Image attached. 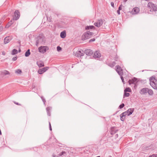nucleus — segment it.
<instances>
[{"mask_svg": "<svg viewBox=\"0 0 157 157\" xmlns=\"http://www.w3.org/2000/svg\"><path fill=\"white\" fill-rule=\"evenodd\" d=\"M148 8L152 14H155L157 11V6L152 2H149L147 4Z\"/></svg>", "mask_w": 157, "mask_h": 157, "instance_id": "f257e3e1", "label": "nucleus"}, {"mask_svg": "<svg viewBox=\"0 0 157 157\" xmlns=\"http://www.w3.org/2000/svg\"><path fill=\"white\" fill-rule=\"evenodd\" d=\"M150 85L154 89L157 90V80L154 77H151L149 79Z\"/></svg>", "mask_w": 157, "mask_h": 157, "instance_id": "f03ea898", "label": "nucleus"}, {"mask_svg": "<svg viewBox=\"0 0 157 157\" xmlns=\"http://www.w3.org/2000/svg\"><path fill=\"white\" fill-rule=\"evenodd\" d=\"M45 42V40L44 37L42 35H40L37 37L36 45L37 46H38L39 44H43Z\"/></svg>", "mask_w": 157, "mask_h": 157, "instance_id": "7ed1b4c3", "label": "nucleus"}, {"mask_svg": "<svg viewBox=\"0 0 157 157\" xmlns=\"http://www.w3.org/2000/svg\"><path fill=\"white\" fill-rule=\"evenodd\" d=\"M94 35V33L89 31H87L82 36V40H85L90 38Z\"/></svg>", "mask_w": 157, "mask_h": 157, "instance_id": "20e7f679", "label": "nucleus"}, {"mask_svg": "<svg viewBox=\"0 0 157 157\" xmlns=\"http://www.w3.org/2000/svg\"><path fill=\"white\" fill-rule=\"evenodd\" d=\"M67 155V152L65 150H62L59 152H57L53 155V157H59L60 156H66Z\"/></svg>", "mask_w": 157, "mask_h": 157, "instance_id": "39448f33", "label": "nucleus"}, {"mask_svg": "<svg viewBox=\"0 0 157 157\" xmlns=\"http://www.w3.org/2000/svg\"><path fill=\"white\" fill-rule=\"evenodd\" d=\"M49 50V48L47 46H41L38 48L39 52L41 53H44Z\"/></svg>", "mask_w": 157, "mask_h": 157, "instance_id": "423d86ee", "label": "nucleus"}, {"mask_svg": "<svg viewBox=\"0 0 157 157\" xmlns=\"http://www.w3.org/2000/svg\"><path fill=\"white\" fill-rule=\"evenodd\" d=\"M104 21L105 20L104 19H99L96 22H95L94 25L97 27H99L103 25Z\"/></svg>", "mask_w": 157, "mask_h": 157, "instance_id": "0eeeda50", "label": "nucleus"}, {"mask_svg": "<svg viewBox=\"0 0 157 157\" xmlns=\"http://www.w3.org/2000/svg\"><path fill=\"white\" fill-rule=\"evenodd\" d=\"M84 53L83 51L79 50L75 53V56L78 57L80 58L81 56H83Z\"/></svg>", "mask_w": 157, "mask_h": 157, "instance_id": "6e6552de", "label": "nucleus"}, {"mask_svg": "<svg viewBox=\"0 0 157 157\" xmlns=\"http://www.w3.org/2000/svg\"><path fill=\"white\" fill-rule=\"evenodd\" d=\"M116 71L120 75H123V73L122 71V69L119 66H116Z\"/></svg>", "mask_w": 157, "mask_h": 157, "instance_id": "1a4fd4ad", "label": "nucleus"}, {"mask_svg": "<svg viewBox=\"0 0 157 157\" xmlns=\"http://www.w3.org/2000/svg\"><path fill=\"white\" fill-rule=\"evenodd\" d=\"M20 16V12L17 10H16L14 13V16L13 17V19L15 21L18 20Z\"/></svg>", "mask_w": 157, "mask_h": 157, "instance_id": "9d476101", "label": "nucleus"}, {"mask_svg": "<svg viewBox=\"0 0 157 157\" xmlns=\"http://www.w3.org/2000/svg\"><path fill=\"white\" fill-rule=\"evenodd\" d=\"M48 68V67H46L39 69L38 71V72L40 74H42L46 71Z\"/></svg>", "mask_w": 157, "mask_h": 157, "instance_id": "9b49d317", "label": "nucleus"}, {"mask_svg": "<svg viewBox=\"0 0 157 157\" xmlns=\"http://www.w3.org/2000/svg\"><path fill=\"white\" fill-rule=\"evenodd\" d=\"M139 11V8L137 7H135L132 9L131 13L132 14L135 15L137 14Z\"/></svg>", "mask_w": 157, "mask_h": 157, "instance_id": "f8f14e48", "label": "nucleus"}, {"mask_svg": "<svg viewBox=\"0 0 157 157\" xmlns=\"http://www.w3.org/2000/svg\"><path fill=\"white\" fill-rule=\"evenodd\" d=\"M94 58H99L101 56V54L99 51H96L94 53L93 56Z\"/></svg>", "mask_w": 157, "mask_h": 157, "instance_id": "ddd939ff", "label": "nucleus"}, {"mask_svg": "<svg viewBox=\"0 0 157 157\" xmlns=\"http://www.w3.org/2000/svg\"><path fill=\"white\" fill-rule=\"evenodd\" d=\"M137 79L136 78H134L130 79L128 80V83L130 85L132 84H136L137 82Z\"/></svg>", "mask_w": 157, "mask_h": 157, "instance_id": "4468645a", "label": "nucleus"}, {"mask_svg": "<svg viewBox=\"0 0 157 157\" xmlns=\"http://www.w3.org/2000/svg\"><path fill=\"white\" fill-rule=\"evenodd\" d=\"M12 39V36H9L6 37L4 39V43L6 44L10 42Z\"/></svg>", "mask_w": 157, "mask_h": 157, "instance_id": "2eb2a0df", "label": "nucleus"}, {"mask_svg": "<svg viewBox=\"0 0 157 157\" xmlns=\"http://www.w3.org/2000/svg\"><path fill=\"white\" fill-rule=\"evenodd\" d=\"M85 53L86 55L90 56L93 54V52L92 50L90 49H86L85 50Z\"/></svg>", "mask_w": 157, "mask_h": 157, "instance_id": "dca6fc26", "label": "nucleus"}, {"mask_svg": "<svg viewBox=\"0 0 157 157\" xmlns=\"http://www.w3.org/2000/svg\"><path fill=\"white\" fill-rule=\"evenodd\" d=\"M96 146L90 145L89 146V148L90 149V151H93L94 152L96 153L98 150L96 148Z\"/></svg>", "mask_w": 157, "mask_h": 157, "instance_id": "f3484780", "label": "nucleus"}, {"mask_svg": "<svg viewBox=\"0 0 157 157\" xmlns=\"http://www.w3.org/2000/svg\"><path fill=\"white\" fill-rule=\"evenodd\" d=\"M118 131V130L115 127H113L111 128L110 133L111 135H113L115 134Z\"/></svg>", "mask_w": 157, "mask_h": 157, "instance_id": "a211bd4d", "label": "nucleus"}, {"mask_svg": "<svg viewBox=\"0 0 157 157\" xmlns=\"http://www.w3.org/2000/svg\"><path fill=\"white\" fill-rule=\"evenodd\" d=\"M36 64L39 67H41L44 66V62L42 61H39L36 62Z\"/></svg>", "mask_w": 157, "mask_h": 157, "instance_id": "6ab92c4d", "label": "nucleus"}, {"mask_svg": "<svg viewBox=\"0 0 157 157\" xmlns=\"http://www.w3.org/2000/svg\"><path fill=\"white\" fill-rule=\"evenodd\" d=\"M134 111V109L133 108H130L128 109L127 111L126 112H127V115L128 116H129L132 114V113Z\"/></svg>", "mask_w": 157, "mask_h": 157, "instance_id": "aec40b11", "label": "nucleus"}, {"mask_svg": "<svg viewBox=\"0 0 157 157\" xmlns=\"http://www.w3.org/2000/svg\"><path fill=\"white\" fill-rule=\"evenodd\" d=\"M52 109V107H48L47 108H46V110L47 111V115L48 116H51L50 112L51 111Z\"/></svg>", "mask_w": 157, "mask_h": 157, "instance_id": "412c9836", "label": "nucleus"}, {"mask_svg": "<svg viewBox=\"0 0 157 157\" xmlns=\"http://www.w3.org/2000/svg\"><path fill=\"white\" fill-rule=\"evenodd\" d=\"M52 109V107H48L47 108H46V110L47 111V115L48 116H51L50 112L51 111Z\"/></svg>", "mask_w": 157, "mask_h": 157, "instance_id": "4be33fe9", "label": "nucleus"}, {"mask_svg": "<svg viewBox=\"0 0 157 157\" xmlns=\"http://www.w3.org/2000/svg\"><path fill=\"white\" fill-rule=\"evenodd\" d=\"M148 88H145L142 89L141 90L140 93L142 94H145L147 93Z\"/></svg>", "mask_w": 157, "mask_h": 157, "instance_id": "5701e85b", "label": "nucleus"}, {"mask_svg": "<svg viewBox=\"0 0 157 157\" xmlns=\"http://www.w3.org/2000/svg\"><path fill=\"white\" fill-rule=\"evenodd\" d=\"M66 36V32L65 31H63L60 34V37L63 39L65 38Z\"/></svg>", "mask_w": 157, "mask_h": 157, "instance_id": "b1692460", "label": "nucleus"}, {"mask_svg": "<svg viewBox=\"0 0 157 157\" xmlns=\"http://www.w3.org/2000/svg\"><path fill=\"white\" fill-rule=\"evenodd\" d=\"M13 19H12L9 21L8 23L6 25L5 27L6 28H8L10 26H11L13 23L14 21Z\"/></svg>", "mask_w": 157, "mask_h": 157, "instance_id": "393cba45", "label": "nucleus"}, {"mask_svg": "<svg viewBox=\"0 0 157 157\" xmlns=\"http://www.w3.org/2000/svg\"><path fill=\"white\" fill-rule=\"evenodd\" d=\"M95 28V27L93 25L86 26L85 27V29L86 30L90 29H93Z\"/></svg>", "mask_w": 157, "mask_h": 157, "instance_id": "a878e982", "label": "nucleus"}, {"mask_svg": "<svg viewBox=\"0 0 157 157\" xmlns=\"http://www.w3.org/2000/svg\"><path fill=\"white\" fill-rule=\"evenodd\" d=\"M1 73L2 75H9L10 74L9 72L8 71L5 70L2 71Z\"/></svg>", "mask_w": 157, "mask_h": 157, "instance_id": "bb28decb", "label": "nucleus"}, {"mask_svg": "<svg viewBox=\"0 0 157 157\" xmlns=\"http://www.w3.org/2000/svg\"><path fill=\"white\" fill-rule=\"evenodd\" d=\"M30 54V49H28L27 51L25 52V56L26 57L29 56Z\"/></svg>", "mask_w": 157, "mask_h": 157, "instance_id": "cd10ccee", "label": "nucleus"}, {"mask_svg": "<svg viewBox=\"0 0 157 157\" xmlns=\"http://www.w3.org/2000/svg\"><path fill=\"white\" fill-rule=\"evenodd\" d=\"M147 93L150 95H152L153 94V92L152 90L148 88Z\"/></svg>", "mask_w": 157, "mask_h": 157, "instance_id": "c85d7f7f", "label": "nucleus"}, {"mask_svg": "<svg viewBox=\"0 0 157 157\" xmlns=\"http://www.w3.org/2000/svg\"><path fill=\"white\" fill-rule=\"evenodd\" d=\"M132 91L131 89L129 87H127L124 90V92H131Z\"/></svg>", "mask_w": 157, "mask_h": 157, "instance_id": "c756f323", "label": "nucleus"}, {"mask_svg": "<svg viewBox=\"0 0 157 157\" xmlns=\"http://www.w3.org/2000/svg\"><path fill=\"white\" fill-rule=\"evenodd\" d=\"M115 62H113L111 63H109L108 65L111 67H113L115 65Z\"/></svg>", "mask_w": 157, "mask_h": 157, "instance_id": "7c9ffc66", "label": "nucleus"}, {"mask_svg": "<svg viewBox=\"0 0 157 157\" xmlns=\"http://www.w3.org/2000/svg\"><path fill=\"white\" fill-rule=\"evenodd\" d=\"M18 52L17 50L16 49H13L12 53V54L13 55L16 54Z\"/></svg>", "mask_w": 157, "mask_h": 157, "instance_id": "2f4dec72", "label": "nucleus"}, {"mask_svg": "<svg viewBox=\"0 0 157 157\" xmlns=\"http://www.w3.org/2000/svg\"><path fill=\"white\" fill-rule=\"evenodd\" d=\"M40 97H41V98L43 102L44 105L45 106V105H46L45 102H46V101L45 99L43 96H41Z\"/></svg>", "mask_w": 157, "mask_h": 157, "instance_id": "473e14b6", "label": "nucleus"}, {"mask_svg": "<svg viewBox=\"0 0 157 157\" xmlns=\"http://www.w3.org/2000/svg\"><path fill=\"white\" fill-rule=\"evenodd\" d=\"M121 117V120L122 121H124L125 118V117H124V115H122L121 114L120 115Z\"/></svg>", "mask_w": 157, "mask_h": 157, "instance_id": "72a5a7b5", "label": "nucleus"}, {"mask_svg": "<svg viewBox=\"0 0 157 157\" xmlns=\"http://www.w3.org/2000/svg\"><path fill=\"white\" fill-rule=\"evenodd\" d=\"M130 95V94L127 92H124V96L126 97H128Z\"/></svg>", "mask_w": 157, "mask_h": 157, "instance_id": "f704fd0d", "label": "nucleus"}, {"mask_svg": "<svg viewBox=\"0 0 157 157\" xmlns=\"http://www.w3.org/2000/svg\"><path fill=\"white\" fill-rule=\"evenodd\" d=\"M15 72L19 74L21 72V71L20 69H18Z\"/></svg>", "mask_w": 157, "mask_h": 157, "instance_id": "c9c22d12", "label": "nucleus"}, {"mask_svg": "<svg viewBox=\"0 0 157 157\" xmlns=\"http://www.w3.org/2000/svg\"><path fill=\"white\" fill-rule=\"evenodd\" d=\"M124 103H122L119 106V108L120 109H121L124 107Z\"/></svg>", "mask_w": 157, "mask_h": 157, "instance_id": "e433bc0d", "label": "nucleus"}, {"mask_svg": "<svg viewBox=\"0 0 157 157\" xmlns=\"http://www.w3.org/2000/svg\"><path fill=\"white\" fill-rule=\"evenodd\" d=\"M62 49L59 46H58L57 47V51L58 52L60 51Z\"/></svg>", "mask_w": 157, "mask_h": 157, "instance_id": "4c0bfd02", "label": "nucleus"}, {"mask_svg": "<svg viewBox=\"0 0 157 157\" xmlns=\"http://www.w3.org/2000/svg\"><path fill=\"white\" fill-rule=\"evenodd\" d=\"M127 112H124L123 113H122L121 115H124V117H126V115H127Z\"/></svg>", "mask_w": 157, "mask_h": 157, "instance_id": "58836bf2", "label": "nucleus"}, {"mask_svg": "<svg viewBox=\"0 0 157 157\" xmlns=\"http://www.w3.org/2000/svg\"><path fill=\"white\" fill-rule=\"evenodd\" d=\"M148 157H157V154H153L152 155H149Z\"/></svg>", "mask_w": 157, "mask_h": 157, "instance_id": "ea45409f", "label": "nucleus"}, {"mask_svg": "<svg viewBox=\"0 0 157 157\" xmlns=\"http://www.w3.org/2000/svg\"><path fill=\"white\" fill-rule=\"evenodd\" d=\"M95 40V38H93V39H91L90 40H89V42H93V41H94Z\"/></svg>", "mask_w": 157, "mask_h": 157, "instance_id": "a19ab883", "label": "nucleus"}, {"mask_svg": "<svg viewBox=\"0 0 157 157\" xmlns=\"http://www.w3.org/2000/svg\"><path fill=\"white\" fill-rule=\"evenodd\" d=\"M121 76V80L122 81V82H123L124 83V78H123V77L122 76V75H121V76Z\"/></svg>", "mask_w": 157, "mask_h": 157, "instance_id": "79ce46f5", "label": "nucleus"}, {"mask_svg": "<svg viewBox=\"0 0 157 157\" xmlns=\"http://www.w3.org/2000/svg\"><path fill=\"white\" fill-rule=\"evenodd\" d=\"M111 6L113 7V8H114V3L113 2H112L111 3Z\"/></svg>", "mask_w": 157, "mask_h": 157, "instance_id": "37998d69", "label": "nucleus"}, {"mask_svg": "<svg viewBox=\"0 0 157 157\" xmlns=\"http://www.w3.org/2000/svg\"><path fill=\"white\" fill-rule=\"evenodd\" d=\"M49 129L50 131L52 130V128L51 127V124L50 122H49Z\"/></svg>", "mask_w": 157, "mask_h": 157, "instance_id": "c03bdc74", "label": "nucleus"}, {"mask_svg": "<svg viewBox=\"0 0 157 157\" xmlns=\"http://www.w3.org/2000/svg\"><path fill=\"white\" fill-rule=\"evenodd\" d=\"M122 5H120L118 8V10H121L122 9Z\"/></svg>", "mask_w": 157, "mask_h": 157, "instance_id": "a18cd8bd", "label": "nucleus"}, {"mask_svg": "<svg viewBox=\"0 0 157 157\" xmlns=\"http://www.w3.org/2000/svg\"><path fill=\"white\" fill-rule=\"evenodd\" d=\"M17 59V57H14L12 58V60L13 61H15Z\"/></svg>", "mask_w": 157, "mask_h": 157, "instance_id": "49530a36", "label": "nucleus"}, {"mask_svg": "<svg viewBox=\"0 0 157 157\" xmlns=\"http://www.w3.org/2000/svg\"><path fill=\"white\" fill-rule=\"evenodd\" d=\"M117 13H118V14H119H119H120V10H117Z\"/></svg>", "mask_w": 157, "mask_h": 157, "instance_id": "de8ad7c7", "label": "nucleus"}, {"mask_svg": "<svg viewBox=\"0 0 157 157\" xmlns=\"http://www.w3.org/2000/svg\"><path fill=\"white\" fill-rule=\"evenodd\" d=\"M84 149V148H83V150L84 151V152L86 153H87V152H86V151H85V150ZM86 151H87V150H86Z\"/></svg>", "mask_w": 157, "mask_h": 157, "instance_id": "09e8293b", "label": "nucleus"}, {"mask_svg": "<svg viewBox=\"0 0 157 157\" xmlns=\"http://www.w3.org/2000/svg\"><path fill=\"white\" fill-rule=\"evenodd\" d=\"M118 137V134H116L115 135V138H117Z\"/></svg>", "mask_w": 157, "mask_h": 157, "instance_id": "8fccbe9b", "label": "nucleus"}, {"mask_svg": "<svg viewBox=\"0 0 157 157\" xmlns=\"http://www.w3.org/2000/svg\"><path fill=\"white\" fill-rule=\"evenodd\" d=\"M14 103L15 104H17V105H20V104L18 103H17V102H15Z\"/></svg>", "mask_w": 157, "mask_h": 157, "instance_id": "3c124183", "label": "nucleus"}, {"mask_svg": "<svg viewBox=\"0 0 157 157\" xmlns=\"http://www.w3.org/2000/svg\"><path fill=\"white\" fill-rule=\"evenodd\" d=\"M2 22V21L1 20H0V25H1Z\"/></svg>", "mask_w": 157, "mask_h": 157, "instance_id": "603ef678", "label": "nucleus"}, {"mask_svg": "<svg viewBox=\"0 0 157 157\" xmlns=\"http://www.w3.org/2000/svg\"><path fill=\"white\" fill-rule=\"evenodd\" d=\"M128 0H124V2H126Z\"/></svg>", "mask_w": 157, "mask_h": 157, "instance_id": "864d4df0", "label": "nucleus"}, {"mask_svg": "<svg viewBox=\"0 0 157 157\" xmlns=\"http://www.w3.org/2000/svg\"><path fill=\"white\" fill-rule=\"evenodd\" d=\"M96 157H100L99 156H96Z\"/></svg>", "mask_w": 157, "mask_h": 157, "instance_id": "5fc2aeb1", "label": "nucleus"}, {"mask_svg": "<svg viewBox=\"0 0 157 157\" xmlns=\"http://www.w3.org/2000/svg\"><path fill=\"white\" fill-rule=\"evenodd\" d=\"M89 147H88L87 148H86V149H87V148H89Z\"/></svg>", "mask_w": 157, "mask_h": 157, "instance_id": "6e6d98bb", "label": "nucleus"}, {"mask_svg": "<svg viewBox=\"0 0 157 157\" xmlns=\"http://www.w3.org/2000/svg\"><path fill=\"white\" fill-rule=\"evenodd\" d=\"M109 157H112L111 156H110Z\"/></svg>", "mask_w": 157, "mask_h": 157, "instance_id": "4d7b16f0", "label": "nucleus"}, {"mask_svg": "<svg viewBox=\"0 0 157 157\" xmlns=\"http://www.w3.org/2000/svg\"><path fill=\"white\" fill-rule=\"evenodd\" d=\"M58 26H60V25H58Z\"/></svg>", "mask_w": 157, "mask_h": 157, "instance_id": "13d9d810", "label": "nucleus"}]
</instances>
